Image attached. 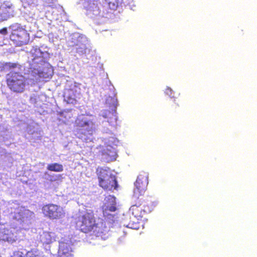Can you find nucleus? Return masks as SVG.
Returning <instances> with one entry per match:
<instances>
[{
  "instance_id": "nucleus-1",
  "label": "nucleus",
  "mask_w": 257,
  "mask_h": 257,
  "mask_svg": "<svg viewBox=\"0 0 257 257\" xmlns=\"http://www.w3.org/2000/svg\"><path fill=\"white\" fill-rule=\"evenodd\" d=\"M148 177V174L143 172L139 175L135 183L134 204L130 208V211L138 220L151 213L158 205L155 199L145 195L149 183Z\"/></svg>"
},
{
  "instance_id": "nucleus-2",
  "label": "nucleus",
  "mask_w": 257,
  "mask_h": 257,
  "mask_svg": "<svg viewBox=\"0 0 257 257\" xmlns=\"http://www.w3.org/2000/svg\"><path fill=\"white\" fill-rule=\"evenodd\" d=\"M75 224L76 228L81 232L97 236H101L106 231L105 223L103 221L97 222L92 210H87L79 214Z\"/></svg>"
},
{
  "instance_id": "nucleus-3",
  "label": "nucleus",
  "mask_w": 257,
  "mask_h": 257,
  "mask_svg": "<svg viewBox=\"0 0 257 257\" xmlns=\"http://www.w3.org/2000/svg\"><path fill=\"white\" fill-rule=\"evenodd\" d=\"M32 59L29 61V72L36 80L40 78H50V76L45 73L42 68L46 64L44 53L39 48H33L31 51Z\"/></svg>"
},
{
  "instance_id": "nucleus-4",
  "label": "nucleus",
  "mask_w": 257,
  "mask_h": 257,
  "mask_svg": "<svg viewBox=\"0 0 257 257\" xmlns=\"http://www.w3.org/2000/svg\"><path fill=\"white\" fill-rule=\"evenodd\" d=\"M99 186L105 190L113 191L118 188L116 176L108 167H98L96 170Z\"/></svg>"
},
{
  "instance_id": "nucleus-5",
  "label": "nucleus",
  "mask_w": 257,
  "mask_h": 257,
  "mask_svg": "<svg viewBox=\"0 0 257 257\" xmlns=\"http://www.w3.org/2000/svg\"><path fill=\"white\" fill-rule=\"evenodd\" d=\"M94 122L88 119L84 114L78 115L74 123L75 135L79 139H86L94 131Z\"/></svg>"
},
{
  "instance_id": "nucleus-6",
  "label": "nucleus",
  "mask_w": 257,
  "mask_h": 257,
  "mask_svg": "<svg viewBox=\"0 0 257 257\" xmlns=\"http://www.w3.org/2000/svg\"><path fill=\"white\" fill-rule=\"evenodd\" d=\"M8 87L16 93H22L25 90L27 79L20 72L10 71L6 75Z\"/></svg>"
},
{
  "instance_id": "nucleus-7",
  "label": "nucleus",
  "mask_w": 257,
  "mask_h": 257,
  "mask_svg": "<svg viewBox=\"0 0 257 257\" xmlns=\"http://www.w3.org/2000/svg\"><path fill=\"white\" fill-rule=\"evenodd\" d=\"M42 212L45 217L52 220L59 219L65 215V212L60 206L53 203L44 205Z\"/></svg>"
},
{
  "instance_id": "nucleus-8",
  "label": "nucleus",
  "mask_w": 257,
  "mask_h": 257,
  "mask_svg": "<svg viewBox=\"0 0 257 257\" xmlns=\"http://www.w3.org/2000/svg\"><path fill=\"white\" fill-rule=\"evenodd\" d=\"M11 39L19 45L27 44L29 40V34L24 29L14 31L11 36Z\"/></svg>"
},
{
  "instance_id": "nucleus-9",
  "label": "nucleus",
  "mask_w": 257,
  "mask_h": 257,
  "mask_svg": "<svg viewBox=\"0 0 257 257\" xmlns=\"http://www.w3.org/2000/svg\"><path fill=\"white\" fill-rule=\"evenodd\" d=\"M64 96L68 103L75 104L80 98V88L74 85L66 90Z\"/></svg>"
},
{
  "instance_id": "nucleus-10",
  "label": "nucleus",
  "mask_w": 257,
  "mask_h": 257,
  "mask_svg": "<svg viewBox=\"0 0 257 257\" xmlns=\"http://www.w3.org/2000/svg\"><path fill=\"white\" fill-rule=\"evenodd\" d=\"M71 243L70 241H62L59 243V257H70L72 255Z\"/></svg>"
},
{
  "instance_id": "nucleus-11",
  "label": "nucleus",
  "mask_w": 257,
  "mask_h": 257,
  "mask_svg": "<svg viewBox=\"0 0 257 257\" xmlns=\"http://www.w3.org/2000/svg\"><path fill=\"white\" fill-rule=\"evenodd\" d=\"M56 235L54 232L44 231L40 235V241L43 244H49L55 241Z\"/></svg>"
},
{
  "instance_id": "nucleus-12",
  "label": "nucleus",
  "mask_w": 257,
  "mask_h": 257,
  "mask_svg": "<svg viewBox=\"0 0 257 257\" xmlns=\"http://www.w3.org/2000/svg\"><path fill=\"white\" fill-rule=\"evenodd\" d=\"M114 201H113V203L111 205L106 204H105L102 206V212L104 216L108 215V212H114L116 210V207L115 206V202H114L115 198L114 197H112Z\"/></svg>"
},
{
  "instance_id": "nucleus-13",
  "label": "nucleus",
  "mask_w": 257,
  "mask_h": 257,
  "mask_svg": "<svg viewBox=\"0 0 257 257\" xmlns=\"http://www.w3.org/2000/svg\"><path fill=\"white\" fill-rule=\"evenodd\" d=\"M103 117L108 118L107 121L109 122H115L116 121V115L114 112L110 111L109 110H105L102 114Z\"/></svg>"
},
{
  "instance_id": "nucleus-14",
  "label": "nucleus",
  "mask_w": 257,
  "mask_h": 257,
  "mask_svg": "<svg viewBox=\"0 0 257 257\" xmlns=\"http://www.w3.org/2000/svg\"><path fill=\"white\" fill-rule=\"evenodd\" d=\"M8 8L10 9V7H5L0 9V21H4L7 20L10 18L11 13L8 11Z\"/></svg>"
},
{
  "instance_id": "nucleus-15",
  "label": "nucleus",
  "mask_w": 257,
  "mask_h": 257,
  "mask_svg": "<svg viewBox=\"0 0 257 257\" xmlns=\"http://www.w3.org/2000/svg\"><path fill=\"white\" fill-rule=\"evenodd\" d=\"M47 169L50 171L59 172L63 171V167L60 164L55 163L49 164L47 166Z\"/></svg>"
},
{
  "instance_id": "nucleus-16",
  "label": "nucleus",
  "mask_w": 257,
  "mask_h": 257,
  "mask_svg": "<svg viewBox=\"0 0 257 257\" xmlns=\"http://www.w3.org/2000/svg\"><path fill=\"white\" fill-rule=\"evenodd\" d=\"M60 115L61 118H59V120H62L64 123H66L72 117V113L68 111L60 112Z\"/></svg>"
},
{
  "instance_id": "nucleus-17",
  "label": "nucleus",
  "mask_w": 257,
  "mask_h": 257,
  "mask_svg": "<svg viewBox=\"0 0 257 257\" xmlns=\"http://www.w3.org/2000/svg\"><path fill=\"white\" fill-rule=\"evenodd\" d=\"M110 9L115 10L121 5L122 0H106Z\"/></svg>"
},
{
  "instance_id": "nucleus-18",
  "label": "nucleus",
  "mask_w": 257,
  "mask_h": 257,
  "mask_svg": "<svg viewBox=\"0 0 257 257\" xmlns=\"http://www.w3.org/2000/svg\"><path fill=\"white\" fill-rule=\"evenodd\" d=\"M9 230L7 229H2L0 230V240H9Z\"/></svg>"
},
{
  "instance_id": "nucleus-19",
  "label": "nucleus",
  "mask_w": 257,
  "mask_h": 257,
  "mask_svg": "<svg viewBox=\"0 0 257 257\" xmlns=\"http://www.w3.org/2000/svg\"><path fill=\"white\" fill-rule=\"evenodd\" d=\"M5 66L9 69L16 68L21 69L22 68V66L18 63L7 62L5 64Z\"/></svg>"
},
{
  "instance_id": "nucleus-20",
  "label": "nucleus",
  "mask_w": 257,
  "mask_h": 257,
  "mask_svg": "<svg viewBox=\"0 0 257 257\" xmlns=\"http://www.w3.org/2000/svg\"><path fill=\"white\" fill-rule=\"evenodd\" d=\"M12 257H37L32 252H28L25 256H22L18 254L14 255Z\"/></svg>"
},
{
  "instance_id": "nucleus-21",
  "label": "nucleus",
  "mask_w": 257,
  "mask_h": 257,
  "mask_svg": "<svg viewBox=\"0 0 257 257\" xmlns=\"http://www.w3.org/2000/svg\"><path fill=\"white\" fill-rule=\"evenodd\" d=\"M45 7H50L55 0H41Z\"/></svg>"
},
{
  "instance_id": "nucleus-22",
  "label": "nucleus",
  "mask_w": 257,
  "mask_h": 257,
  "mask_svg": "<svg viewBox=\"0 0 257 257\" xmlns=\"http://www.w3.org/2000/svg\"><path fill=\"white\" fill-rule=\"evenodd\" d=\"M15 218L17 220H23L24 216L23 212H19L17 213H16L15 216Z\"/></svg>"
},
{
  "instance_id": "nucleus-23",
  "label": "nucleus",
  "mask_w": 257,
  "mask_h": 257,
  "mask_svg": "<svg viewBox=\"0 0 257 257\" xmlns=\"http://www.w3.org/2000/svg\"><path fill=\"white\" fill-rule=\"evenodd\" d=\"M0 34L3 35H6L8 34V30L7 28H3L0 29Z\"/></svg>"
},
{
  "instance_id": "nucleus-24",
  "label": "nucleus",
  "mask_w": 257,
  "mask_h": 257,
  "mask_svg": "<svg viewBox=\"0 0 257 257\" xmlns=\"http://www.w3.org/2000/svg\"><path fill=\"white\" fill-rule=\"evenodd\" d=\"M172 89L170 88H167L166 90V92L167 94L171 95L172 94Z\"/></svg>"
},
{
  "instance_id": "nucleus-25",
  "label": "nucleus",
  "mask_w": 257,
  "mask_h": 257,
  "mask_svg": "<svg viewBox=\"0 0 257 257\" xmlns=\"http://www.w3.org/2000/svg\"><path fill=\"white\" fill-rule=\"evenodd\" d=\"M90 3H92V4L94 5L95 4H97L99 0H89Z\"/></svg>"
},
{
  "instance_id": "nucleus-26",
  "label": "nucleus",
  "mask_w": 257,
  "mask_h": 257,
  "mask_svg": "<svg viewBox=\"0 0 257 257\" xmlns=\"http://www.w3.org/2000/svg\"><path fill=\"white\" fill-rule=\"evenodd\" d=\"M176 100L175 99H174V103H176Z\"/></svg>"
},
{
  "instance_id": "nucleus-27",
  "label": "nucleus",
  "mask_w": 257,
  "mask_h": 257,
  "mask_svg": "<svg viewBox=\"0 0 257 257\" xmlns=\"http://www.w3.org/2000/svg\"><path fill=\"white\" fill-rule=\"evenodd\" d=\"M176 107H177L176 106H174V108H176Z\"/></svg>"
}]
</instances>
